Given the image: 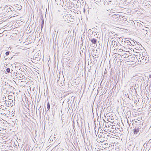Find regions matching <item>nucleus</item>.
I'll use <instances>...</instances> for the list:
<instances>
[{"label": "nucleus", "mask_w": 151, "mask_h": 151, "mask_svg": "<svg viewBox=\"0 0 151 151\" xmlns=\"http://www.w3.org/2000/svg\"><path fill=\"white\" fill-rule=\"evenodd\" d=\"M6 71L8 73H10V69L9 68H8L6 69Z\"/></svg>", "instance_id": "2eb2a0df"}, {"label": "nucleus", "mask_w": 151, "mask_h": 151, "mask_svg": "<svg viewBox=\"0 0 151 151\" xmlns=\"http://www.w3.org/2000/svg\"><path fill=\"white\" fill-rule=\"evenodd\" d=\"M3 32V31H1V30H0V35H1V33H2Z\"/></svg>", "instance_id": "aec40b11"}, {"label": "nucleus", "mask_w": 151, "mask_h": 151, "mask_svg": "<svg viewBox=\"0 0 151 151\" xmlns=\"http://www.w3.org/2000/svg\"><path fill=\"white\" fill-rule=\"evenodd\" d=\"M139 26L140 27H142V29H143V30H145L146 31H148V30L147 29H149L148 28H147V27H145V28H146V29H145L143 28V27H145V25H143L142 24H140L139 23Z\"/></svg>", "instance_id": "9d476101"}, {"label": "nucleus", "mask_w": 151, "mask_h": 151, "mask_svg": "<svg viewBox=\"0 0 151 151\" xmlns=\"http://www.w3.org/2000/svg\"><path fill=\"white\" fill-rule=\"evenodd\" d=\"M15 67L16 68V70H14L12 69L11 70L10 73L12 75H13V76H17V72H18L17 70H20L21 69V70L22 71V69L21 68H19L18 67H16V66H15Z\"/></svg>", "instance_id": "f257e3e1"}, {"label": "nucleus", "mask_w": 151, "mask_h": 151, "mask_svg": "<svg viewBox=\"0 0 151 151\" xmlns=\"http://www.w3.org/2000/svg\"><path fill=\"white\" fill-rule=\"evenodd\" d=\"M85 9H84L83 12H85Z\"/></svg>", "instance_id": "7c9ffc66"}, {"label": "nucleus", "mask_w": 151, "mask_h": 151, "mask_svg": "<svg viewBox=\"0 0 151 151\" xmlns=\"http://www.w3.org/2000/svg\"><path fill=\"white\" fill-rule=\"evenodd\" d=\"M144 57L145 58V57L143 56V59H142V60H140V62L141 63H146L145 62V61L146 60V59H144Z\"/></svg>", "instance_id": "9b49d317"}, {"label": "nucleus", "mask_w": 151, "mask_h": 151, "mask_svg": "<svg viewBox=\"0 0 151 151\" xmlns=\"http://www.w3.org/2000/svg\"><path fill=\"white\" fill-rule=\"evenodd\" d=\"M47 108L48 109V110L49 111L50 108V103L49 102H48L47 103Z\"/></svg>", "instance_id": "ddd939ff"}, {"label": "nucleus", "mask_w": 151, "mask_h": 151, "mask_svg": "<svg viewBox=\"0 0 151 151\" xmlns=\"http://www.w3.org/2000/svg\"><path fill=\"white\" fill-rule=\"evenodd\" d=\"M110 15H111L110 16L112 17V18L113 19H117L119 17V16L118 15H116L115 14L111 15L110 14Z\"/></svg>", "instance_id": "0eeeda50"}, {"label": "nucleus", "mask_w": 151, "mask_h": 151, "mask_svg": "<svg viewBox=\"0 0 151 151\" xmlns=\"http://www.w3.org/2000/svg\"><path fill=\"white\" fill-rule=\"evenodd\" d=\"M128 41H127V43H129L128 42Z\"/></svg>", "instance_id": "72a5a7b5"}, {"label": "nucleus", "mask_w": 151, "mask_h": 151, "mask_svg": "<svg viewBox=\"0 0 151 151\" xmlns=\"http://www.w3.org/2000/svg\"><path fill=\"white\" fill-rule=\"evenodd\" d=\"M58 30H57V32H56V33H57V35L58 33Z\"/></svg>", "instance_id": "c756f323"}, {"label": "nucleus", "mask_w": 151, "mask_h": 151, "mask_svg": "<svg viewBox=\"0 0 151 151\" xmlns=\"http://www.w3.org/2000/svg\"><path fill=\"white\" fill-rule=\"evenodd\" d=\"M43 25H44V24H43H43H41V29H42V28H43Z\"/></svg>", "instance_id": "b1692460"}, {"label": "nucleus", "mask_w": 151, "mask_h": 151, "mask_svg": "<svg viewBox=\"0 0 151 151\" xmlns=\"http://www.w3.org/2000/svg\"><path fill=\"white\" fill-rule=\"evenodd\" d=\"M116 41H115L112 40L111 42V46L113 47V45H114L115 44V43L116 44Z\"/></svg>", "instance_id": "4468645a"}, {"label": "nucleus", "mask_w": 151, "mask_h": 151, "mask_svg": "<svg viewBox=\"0 0 151 151\" xmlns=\"http://www.w3.org/2000/svg\"><path fill=\"white\" fill-rule=\"evenodd\" d=\"M136 55H130L129 56V57L128 59L130 60H133L134 59Z\"/></svg>", "instance_id": "39448f33"}, {"label": "nucleus", "mask_w": 151, "mask_h": 151, "mask_svg": "<svg viewBox=\"0 0 151 151\" xmlns=\"http://www.w3.org/2000/svg\"><path fill=\"white\" fill-rule=\"evenodd\" d=\"M9 53H10L9 51L6 52L5 53V54H6V55L7 56V55H9Z\"/></svg>", "instance_id": "f3484780"}, {"label": "nucleus", "mask_w": 151, "mask_h": 151, "mask_svg": "<svg viewBox=\"0 0 151 151\" xmlns=\"http://www.w3.org/2000/svg\"><path fill=\"white\" fill-rule=\"evenodd\" d=\"M41 20H42V24H43V25L44 24V19L43 17H42L41 19Z\"/></svg>", "instance_id": "a211bd4d"}, {"label": "nucleus", "mask_w": 151, "mask_h": 151, "mask_svg": "<svg viewBox=\"0 0 151 151\" xmlns=\"http://www.w3.org/2000/svg\"><path fill=\"white\" fill-rule=\"evenodd\" d=\"M4 10H6V12L7 13H8L10 12H14L9 7H6V8L4 9Z\"/></svg>", "instance_id": "20e7f679"}, {"label": "nucleus", "mask_w": 151, "mask_h": 151, "mask_svg": "<svg viewBox=\"0 0 151 151\" xmlns=\"http://www.w3.org/2000/svg\"><path fill=\"white\" fill-rule=\"evenodd\" d=\"M34 56H35V58H37V60H40V55L39 53L37 52H36L35 55Z\"/></svg>", "instance_id": "423d86ee"}, {"label": "nucleus", "mask_w": 151, "mask_h": 151, "mask_svg": "<svg viewBox=\"0 0 151 151\" xmlns=\"http://www.w3.org/2000/svg\"><path fill=\"white\" fill-rule=\"evenodd\" d=\"M148 142L149 143H151V139H149V140L148 141Z\"/></svg>", "instance_id": "412c9836"}, {"label": "nucleus", "mask_w": 151, "mask_h": 151, "mask_svg": "<svg viewBox=\"0 0 151 151\" xmlns=\"http://www.w3.org/2000/svg\"><path fill=\"white\" fill-rule=\"evenodd\" d=\"M13 12H10L9 13V14H11V15H12V14H13Z\"/></svg>", "instance_id": "5701e85b"}, {"label": "nucleus", "mask_w": 151, "mask_h": 151, "mask_svg": "<svg viewBox=\"0 0 151 151\" xmlns=\"http://www.w3.org/2000/svg\"><path fill=\"white\" fill-rule=\"evenodd\" d=\"M59 79H59V80H57V81H58V83H60V81L59 80Z\"/></svg>", "instance_id": "393cba45"}, {"label": "nucleus", "mask_w": 151, "mask_h": 151, "mask_svg": "<svg viewBox=\"0 0 151 151\" xmlns=\"http://www.w3.org/2000/svg\"><path fill=\"white\" fill-rule=\"evenodd\" d=\"M124 97H125L126 98H129V95L127 93V94H125V96H124Z\"/></svg>", "instance_id": "6ab92c4d"}, {"label": "nucleus", "mask_w": 151, "mask_h": 151, "mask_svg": "<svg viewBox=\"0 0 151 151\" xmlns=\"http://www.w3.org/2000/svg\"><path fill=\"white\" fill-rule=\"evenodd\" d=\"M149 77H150V78H151V75H150L149 76Z\"/></svg>", "instance_id": "2f4dec72"}, {"label": "nucleus", "mask_w": 151, "mask_h": 151, "mask_svg": "<svg viewBox=\"0 0 151 151\" xmlns=\"http://www.w3.org/2000/svg\"><path fill=\"white\" fill-rule=\"evenodd\" d=\"M124 58H128L129 57V56L127 55V54H124Z\"/></svg>", "instance_id": "dca6fc26"}, {"label": "nucleus", "mask_w": 151, "mask_h": 151, "mask_svg": "<svg viewBox=\"0 0 151 151\" xmlns=\"http://www.w3.org/2000/svg\"><path fill=\"white\" fill-rule=\"evenodd\" d=\"M117 44L118 43L117 42H116V44L115 43L114 45H113V47L114 48H117Z\"/></svg>", "instance_id": "f8f14e48"}, {"label": "nucleus", "mask_w": 151, "mask_h": 151, "mask_svg": "<svg viewBox=\"0 0 151 151\" xmlns=\"http://www.w3.org/2000/svg\"><path fill=\"white\" fill-rule=\"evenodd\" d=\"M77 124H78V126L79 127V126L78 125L79 124V123H78V121H77Z\"/></svg>", "instance_id": "bb28decb"}, {"label": "nucleus", "mask_w": 151, "mask_h": 151, "mask_svg": "<svg viewBox=\"0 0 151 151\" xmlns=\"http://www.w3.org/2000/svg\"><path fill=\"white\" fill-rule=\"evenodd\" d=\"M3 35H2V33H1V35H0V37L2 36Z\"/></svg>", "instance_id": "cd10ccee"}, {"label": "nucleus", "mask_w": 151, "mask_h": 151, "mask_svg": "<svg viewBox=\"0 0 151 151\" xmlns=\"http://www.w3.org/2000/svg\"><path fill=\"white\" fill-rule=\"evenodd\" d=\"M135 145H134L133 143L132 142H129V144L128 146V149L129 150H131L135 147Z\"/></svg>", "instance_id": "f03ea898"}, {"label": "nucleus", "mask_w": 151, "mask_h": 151, "mask_svg": "<svg viewBox=\"0 0 151 151\" xmlns=\"http://www.w3.org/2000/svg\"><path fill=\"white\" fill-rule=\"evenodd\" d=\"M91 41L92 43L93 44H96L97 42V40L95 38L92 39L91 40Z\"/></svg>", "instance_id": "1a4fd4ad"}, {"label": "nucleus", "mask_w": 151, "mask_h": 151, "mask_svg": "<svg viewBox=\"0 0 151 151\" xmlns=\"http://www.w3.org/2000/svg\"><path fill=\"white\" fill-rule=\"evenodd\" d=\"M139 130H141L140 132H142V130H143L142 128V129L139 128Z\"/></svg>", "instance_id": "4be33fe9"}, {"label": "nucleus", "mask_w": 151, "mask_h": 151, "mask_svg": "<svg viewBox=\"0 0 151 151\" xmlns=\"http://www.w3.org/2000/svg\"><path fill=\"white\" fill-rule=\"evenodd\" d=\"M98 137L99 138L102 139L105 137L104 134L102 133L99 134L98 135Z\"/></svg>", "instance_id": "6e6552de"}, {"label": "nucleus", "mask_w": 151, "mask_h": 151, "mask_svg": "<svg viewBox=\"0 0 151 151\" xmlns=\"http://www.w3.org/2000/svg\"><path fill=\"white\" fill-rule=\"evenodd\" d=\"M58 30H57V32H56V33H57V35L58 33Z\"/></svg>", "instance_id": "c85d7f7f"}, {"label": "nucleus", "mask_w": 151, "mask_h": 151, "mask_svg": "<svg viewBox=\"0 0 151 151\" xmlns=\"http://www.w3.org/2000/svg\"><path fill=\"white\" fill-rule=\"evenodd\" d=\"M142 58L141 57V59H140V58H139V60H138V61H139V60L140 61V60H142Z\"/></svg>", "instance_id": "a878e982"}, {"label": "nucleus", "mask_w": 151, "mask_h": 151, "mask_svg": "<svg viewBox=\"0 0 151 151\" xmlns=\"http://www.w3.org/2000/svg\"><path fill=\"white\" fill-rule=\"evenodd\" d=\"M133 130V133L135 135L139 133V132H141V130H139V128H135Z\"/></svg>", "instance_id": "7ed1b4c3"}, {"label": "nucleus", "mask_w": 151, "mask_h": 151, "mask_svg": "<svg viewBox=\"0 0 151 151\" xmlns=\"http://www.w3.org/2000/svg\"><path fill=\"white\" fill-rule=\"evenodd\" d=\"M56 32V31H55V34Z\"/></svg>", "instance_id": "473e14b6"}]
</instances>
